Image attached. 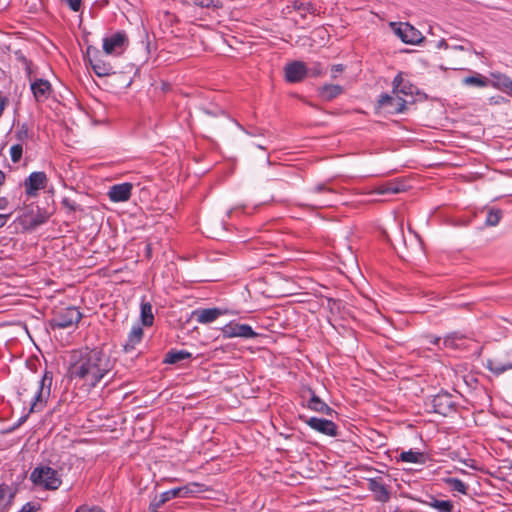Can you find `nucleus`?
I'll use <instances>...</instances> for the list:
<instances>
[{"instance_id":"1","label":"nucleus","mask_w":512,"mask_h":512,"mask_svg":"<svg viewBox=\"0 0 512 512\" xmlns=\"http://www.w3.org/2000/svg\"><path fill=\"white\" fill-rule=\"evenodd\" d=\"M114 368V361L99 348L73 351L69 366V377L76 383L91 389L107 377Z\"/></svg>"},{"instance_id":"2","label":"nucleus","mask_w":512,"mask_h":512,"mask_svg":"<svg viewBox=\"0 0 512 512\" xmlns=\"http://www.w3.org/2000/svg\"><path fill=\"white\" fill-rule=\"evenodd\" d=\"M30 480L35 486L50 491L57 490L62 484L58 471L47 465L35 467L30 474Z\"/></svg>"},{"instance_id":"3","label":"nucleus","mask_w":512,"mask_h":512,"mask_svg":"<svg viewBox=\"0 0 512 512\" xmlns=\"http://www.w3.org/2000/svg\"><path fill=\"white\" fill-rule=\"evenodd\" d=\"M24 63L26 65L25 69L30 82V89L33 94V98L37 103H44L53 93L52 85L46 79L32 77L31 62L25 59Z\"/></svg>"},{"instance_id":"4","label":"nucleus","mask_w":512,"mask_h":512,"mask_svg":"<svg viewBox=\"0 0 512 512\" xmlns=\"http://www.w3.org/2000/svg\"><path fill=\"white\" fill-rule=\"evenodd\" d=\"M52 380V372L45 371L41 379L36 381L30 412L39 411L45 406L51 393Z\"/></svg>"},{"instance_id":"5","label":"nucleus","mask_w":512,"mask_h":512,"mask_svg":"<svg viewBox=\"0 0 512 512\" xmlns=\"http://www.w3.org/2000/svg\"><path fill=\"white\" fill-rule=\"evenodd\" d=\"M336 192L326 184H317L309 190V206L313 208H323L333 204V197Z\"/></svg>"},{"instance_id":"6","label":"nucleus","mask_w":512,"mask_h":512,"mask_svg":"<svg viewBox=\"0 0 512 512\" xmlns=\"http://www.w3.org/2000/svg\"><path fill=\"white\" fill-rule=\"evenodd\" d=\"M82 314L73 306L60 309L51 320L52 328L65 329L77 325L81 320Z\"/></svg>"},{"instance_id":"7","label":"nucleus","mask_w":512,"mask_h":512,"mask_svg":"<svg viewBox=\"0 0 512 512\" xmlns=\"http://www.w3.org/2000/svg\"><path fill=\"white\" fill-rule=\"evenodd\" d=\"M431 403L433 411L443 416H449L457 410V404L454 397L447 392H441L435 395L432 398Z\"/></svg>"},{"instance_id":"8","label":"nucleus","mask_w":512,"mask_h":512,"mask_svg":"<svg viewBox=\"0 0 512 512\" xmlns=\"http://www.w3.org/2000/svg\"><path fill=\"white\" fill-rule=\"evenodd\" d=\"M49 218L46 211L41 210L38 206H28L21 215V222L27 229H34L44 224Z\"/></svg>"},{"instance_id":"9","label":"nucleus","mask_w":512,"mask_h":512,"mask_svg":"<svg viewBox=\"0 0 512 512\" xmlns=\"http://www.w3.org/2000/svg\"><path fill=\"white\" fill-rule=\"evenodd\" d=\"M225 338L240 337L245 339L255 338L257 333L248 324L230 322L221 328Z\"/></svg>"},{"instance_id":"10","label":"nucleus","mask_w":512,"mask_h":512,"mask_svg":"<svg viewBox=\"0 0 512 512\" xmlns=\"http://www.w3.org/2000/svg\"><path fill=\"white\" fill-rule=\"evenodd\" d=\"M396 35L407 44H418L422 40V34L408 23H391Z\"/></svg>"},{"instance_id":"11","label":"nucleus","mask_w":512,"mask_h":512,"mask_svg":"<svg viewBox=\"0 0 512 512\" xmlns=\"http://www.w3.org/2000/svg\"><path fill=\"white\" fill-rule=\"evenodd\" d=\"M310 428L313 430L322 433L327 436H336L337 435V426L336 424L327 419H321L317 417H300Z\"/></svg>"},{"instance_id":"12","label":"nucleus","mask_w":512,"mask_h":512,"mask_svg":"<svg viewBox=\"0 0 512 512\" xmlns=\"http://www.w3.org/2000/svg\"><path fill=\"white\" fill-rule=\"evenodd\" d=\"M378 103L381 108L392 114L403 113L406 109V101L399 94L381 95Z\"/></svg>"},{"instance_id":"13","label":"nucleus","mask_w":512,"mask_h":512,"mask_svg":"<svg viewBox=\"0 0 512 512\" xmlns=\"http://www.w3.org/2000/svg\"><path fill=\"white\" fill-rule=\"evenodd\" d=\"M285 79L290 83L302 81L308 74V68L302 61H293L285 66Z\"/></svg>"},{"instance_id":"14","label":"nucleus","mask_w":512,"mask_h":512,"mask_svg":"<svg viewBox=\"0 0 512 512\" xmlns=\"http://www.w3.org/2000/svg\"><path fill=\"white\" fill-rule=\"evenodd\" d=\"M127 35L124 32H117L103 40V50L106 54L118 53L124 49L127 44Z\"/></svg>"},{"instance_id":"15","label":"nucleus","mask_w":512,"mask_h":512,"mask_svg":"<svg viewBox=\"0 0 512 512\" xmlns=\"http://www.w3.org/2000/svg\"><path fill=\"white\" fill-rule=\"evenodd\" d=\"M47 184V176L44 172H32L25 180V192L28 196H35L37 191L44 189Z\"/></svg>"},{"instance_id":"16","label":"nucleus","mask_w":512,"mask_h":512,"mask_svg":"<svg viewBox=\"0 0 512 512\" xmlns=\"http://www.w3.org/2000/svg\"><path fill=\"white\" fill-rule=\"evenodd\" d=\"M133 185L131 183L125 182L121 184H115L110 187L108 191L109 199L112 202H125L128 201L131 197Z\"/></svg>"},{"instance_id":"17","label":"nucleus","mask_w":512,"mask_h":512,"mask_svg":"<svg viewBox=\"0 0 512 512\" xmlns=\"http://www.w3.org/2000/svg\"><path fill=\"white\" fill-rule=\"evenodd\" d=\"M226 310H222L220 308H206V309H197L193 311L192 316L196 319L198 323L201 324H209L214 322L220 316L224 315Z\"/></svg>"},{"instance_id":"18","label":"nucleus","mask_w":512,"mask_h":512,"mask_svg":"<svg viewBox=\"0 0 512 512\" xmlns=\"http://www.w3.org/2000/svg\"><path fill=\"white\" fill-rule=\"evenodd\" d=\"M310 392L311 397L307 401V407L315 412L331 416L334 413V410L329 407L322 399H320L313 391Z\"/></svg>"},{"instance_id":"19","label":"nucleus","mask_w":512,"mask_h":512,"mask_svg":"<svg viewBox=\"0 0 512 512\" xmlns=\"http://www.w3.org/2000/svg\"><path fill=\"white\" fill-rule=\"evenodd\" d=\"M285 10L287 11V13H290L292 10L299 11L301 13V17L305 18L307 13L314 14L316 8L311 2H304L302 0H292L286 6Z\"/></svg>"},{"instance_id":"20","label":"nucleus","mask_w":512,"mask_h":512,"mask_svg":"<svg viewBox=\"0 0 512 512\" xmlns=\"http://www.w3.org/2000/svg\"><path fill=\"white\" fill-rule=\"evenodd\" d=\"M405 190H406L405 183L403 181H398V180L387 181L385 183L380 184L376 188V191L378 194H387V193L397 194V193H400Z\"/></svg>"},{"instance_id":"21","label":"nucleus","mask_w":512,"mask_h":512,"mask_svg":"<svg viewBox=\"0 0 512 512\" xmlns=\"http://www.w3.org/2000/svg\"><path fill=\"white\" fill-rule=\"evenodd\" d=\"M369 489L374 493L377 501L387 502L390 499V493L386 486L375 479L370 480Z\"/></svg>"},{"instance_id":"22","label":"nucleus","mask_w":512,"mask_h":512,"mask_svg":"<svg viewBox=\"0 0 512 512\" xmlns=\"http://www.w3.org/2000/svg\"><path fill=\"white\" fill-rule=\"evenodd\" d=\"M93 71L99 77L109 76L114 73V68L109 63H105L101 59H90Z\"/></svg>"},{"instance_id":"23","label":"nucleus","mask_w":512,"mask_h":512,"mask_svg":"<svg viewBox=\"0 0 512 512\" xmlns=\"http://www.w3.org/2000/svg\"><path fill=\"white\" fill-rule=\"evenodd\" d=\"M343 92V87L336 84H326L324 85L319 94L321 98L325 101H331Z\"/></svg>"},{"instance_id":"24","label":"nucleus","mask_w":512,"mask_h":512,"mask_svg":"<svg viewBox=\"0 0 512 512\" xmlns=\"http://www.w3.org/2000/svg\"><path fill=\"white\" fill-rule=\"evenodd\" d=\"M143 337V329L140 326H135L132 328L128 335L127 342L124 344V350L129 352L135 348V346L140 343Z\"/></svg>"},{"instance_id":"25","label":"nucleus","mask_w":512,"mask_h":512,"mask_svg":"<svg viewBox=\"0 0 512 512\" xmlns=\"http://www.w3.org/2000/svg\"><path fill=\"white\" fill-rule=\"evenodd\" d=\"M492 86L502 92L507 93L509 91L510 85L512 83V80L506 76L505 74L501 73H492Z\"/></svg>"},{"instance_id":"26","label":"nucleus","mask_w":512,"mask_h":512,"mask_svg":"<svg viewBox=\"0 0 512 512\" xmlns=\"http://www.w3.org/2000/svg\"><path fill=\"white\" fill-rule=\"evenodd\" d=\"M191 356V353L186 350H171L165 355L164 362L167 364H176L191 358Z\"/></svg>"},{"instance_id":"27","label":"nucleus","mask_w":512,"mask_h":512,"mask_svg":"<svg viewBox=\"0 0 512 512\" xmlns=\"http://www.w3.org/2000/svg\"><path fill=\"white\" fill-rule=\"evenodd\" d=\"M426 503L437 512H453L454 510V504L450 500H439L432 497L431 500Z\"/></svg>"},{"instance_id":"28","label":"nucleus","mask_w":512,"mask_h":512,"mask_svg":"<svg viewBox=\"0 0 512 512\" xmlns=\"http://www.w3.org/2000/svg\"><path fill=\"white\" fill-rule=\"evenodd\" d=\"M462 82L464 85L480 88L486 87L488 85V79L479 73L465 77Z\"/></svg>"},{"instance_id":"29","label":"nucleus","mask_w":512,"mask_h":512,"mask_svg":"<svg viewBox=\"0 0 512 512\" xmlns=\"http://www.w3.org/2000/svg\"><path fill=\"white\" fill-rule=\"evenodd\" d=\"M141 321L144 326H151L154 322L152 305L149 302L141 303Z\"/></svg>"},{"instance_id":"30","label":"nucleus","mask_w":512,"mask_h":512,"mask_svg":"<svg viewBox=\"0 0 512 512\" xmlns=\"http://www.w3.org/2000/svg\"><path fill=\"white\" fill-rule=\"evenodd\" d=\"M445 483L451 488V490L459 492L461 494L466 495L468 492V486L458 478H447L445 479Z\"/></svg>"},{"instance_id":"31","label":"nucleus","mask_w":512,"mask_h":512,"mask_svg":"<svg viewBox=\"0 0 512 512\" xmlns=\"http://www.w3.org/2000/svg\"><path fill=\"white\" fill-rule=\"evenodd\" d=\"M400 459L403 462L420 463L423 460V454L420 452H415V451L409 450V451L402 452L400 454Z\"/></svg>"},{"instance_id":"32","label":"nucleus","mask_w":512,"mask_h":512,"mask_svg":"<svg viewBox=\"0 0 512 512\" xmlns=\"http://www.w3.org/2000/svg\"><path fill=\"white\" fill-rule=\"evenodd\" d=\"M502 217V212L500 209H491L487 213L486 221L485 223L488 226H496Z\"/></svg>"},{"instance_id":"33","label":"nucleus","mask_w":512,"mask_h":512,"mask_svg":"<svg viewBox=\"0 0 512 512\" xmlns=\"http://www.w3.org/2000/svg\"><path fill=\"white\" fill-rule=\"evenodd\" d=\"M23 154L22 144L13 145L10 149V156L13 163L20 161Z\"/></svg>"},{"instance_id":"34","label":"nucleus","mask_w":512,"mask_h":512,"mask_svg":"<svg viewBox=\"0 0 512 512\" xmlns=\"http://www.w3.org/2000/svg\"><path fill=\"white\" fill-rule=\"evenodd\" d=\"M17 140L20 142L26 141L30 137L29 127L27 124H22L19 126L18 130L15 134Z\"/></svg>"},{"instance_id":"35","label":"nucleus","mask_w":512,"mask_h":512,"mask_svg":"<svg viewBox=\"0 0 512 512\" xmlns=\"http://www.w3.org/2000/svg\"><path fill=\"white\" fill-rule=\"evenodd\" d=\"M185 489L186 488H176V489H171L169 491L162 493L161 494V503H164V502L170 500L171 498L177 497L182 492H184Z\"/></svg>"},{"instance_id":"36","label":"nucleus","mask_w":512,"mask_h":512,"mask_svg":"<svg viewBox=\"0 0 512 512\" xmlns=\"http://www.w3.org/2000/svg\"><path fill=\"white\" fill-rule=\"evenodd\" d=\"M462 339V336H459L457 335L456 333H453L451 335H448L446 336L444 339H443V345L445 347H451V348H456L458 345L456 343L457 340H461Z\"/></svg>"},{"instance_id":"37","label":"nucleus","mask_w":512,"mask_h":512,"mask_svg":"<svg viewBox=\"0 0 512 512\" xmlns=\"http://www.w3.org/2000/svg\"><path fill=\"white\" fill-rule=\"evenodd\" d=\"M404 83L401 74H398L393 80V94H399V87Z\"/></svg>"},{"instance_id":"38","label":"nucleus","mask_w":512,"mask_h":512,"mask_svg":"<svg viewBox=\"0 0 512 512\" xmlns=\"http://www.w3.org/2000/svg\"><path fill=\"white\" fill-rule=\"evenodd\" d=\"M75 512H104V511L100 507H97V506L90 507L87 505H82V506H79Z\"/></svg>"},{"instance_id":"39","label":"nucleus","mask_w":512,"mask_h":512,"mask_svg":"<svg viewBox=\"0 0 512 512\" xmlns=\"http://www.w3.org/2000/svg\"><path fill=\"white\" fill-rule=\"evenodd\" d=\"M65 2L73 11L76 12L80 9L82 0H65Z\"/></svg>"},{"instance_id":"40","label":"nucleus","mask_w":512,"mask_h":512,"mask_svg":"<svg viewBox=\"0 0 512 512\" xmlns=\"http://www.w3.org/2000/svg\"><path fill=\"white\" fill-rule=\"evenodd\" d=\"M8 490L9 489L6 485H0V507L4 505Z\"/></svg>"},{"instance_id":"41","label":"nucleus","mask_w":512,"mask_h":512,"mask_svg":"<svg viewBox=\"0 0 512 512\" xmlns=\"http://www.w3.org/2000/svg\"><path fill=\"white\" fill-rule=\"evenodd\" d=\"M309 71L312 76H319L323 73V68L320 63H316Z\"/></svg>"},{"instance_id":"42","label":"nucleus","mask_w":512,"mask_h":512,"mask_svg":"<svg viewBox=\"0 0 512 512\" xmlns=\"http://www.w3.org/2000/svg\"><path fill=\"white\" fill-rule=\"evenodd\" d=\"M412 87L406 83H403L401 87H399V95H412Z\"/></svg>"},{"instance_id":"43","label":"nucleus","mask_w":512,"mask_h":512,"mask_svg":"<svg viewBox=\"0 0 512 512\" xmlns=\"http://www.w3.org/2000/svg\"><path fill=\"white\" fill-rule=\"evenodd\" d=\"M344 70V66L342 64H335L331 68V76L332 78H336L337 74Z\"/></svg>"},{"instance_id":"44","label":"nucleus","mask_w":512,"mask_h":512,"mask_svg":"<svg viewBox=\"0 0 512 512\" xmlns=\"http://www.w3.org/2000/svg\"><path fill=\"white\" fill-rule=\"evenodd\" d=\"M35 511H36L35 505L31 502H28L25 505H23L21 510L18 512H35Z\"/></svg>"},{"instance_id":"45","label":"nucleus","mask_w":512,"mask_h":512,"mask_svg":"<svg viewBox=\"0 0 512 512\" xmlns=\"http://www.w3.org/2000/svg\"><path fill=\"white\" fill-rule=\"evenodd\" d=\"M8 218H9V215H7V214H0V228L5 226V224L8 221Z\"/></svg>"},{"instance_id":"46","label":"nucleus","mask_w":512,"mask_h":512,"mask_svg":"<svg viewBox=\"0 0 512 512\" xmlns=\"http://www.w3.org/2000/svg\"><path fill=\"white\" fill-rule=\"evenodd\" d=\"M437 48H439V49H441V48L447 49L448 48V44H447V42L444 39H441L437 43Z\"/></svg>"},{"instance_id":"47","label":"nucleus","mask_w":512,"mask_h":512,"mask_svg":"<svg viewBox=\"0 0 512 512\" xmlns=\"http://www.w3.org/2000/svg\"><path fill=\"white\" fill-rule=\"evenodd\" d=\"M63 204H64L65 206L69 207L71 210H74V209H75L74 205H73L72 203H70V201H69L68 199H64V200H63Z\"/></svg>"},{"instance_id":"48","label":"nucleus","mask_w":512,"mask_h":512,"mask_svg":"<svg viewBox=\"0 0 512 512\" xmlns=\"http://www.w3.org/2000/svg\"><path fill=\"white\" fill-rule=\"evenodd\" d=\"M441 342V339L439 337H433L431 338L430 340V343L434 344V345H439Z\"/></svg>"},{"instance_id":"49","label":"nucleus","mask_w":512,"mask_h":512,"mask_svg":"<svg viewBox=\"0 0 512 512\" xmlns=\"http://www.w3.org/2000/svg\"><path fill=\"white\" fill-rule=\"evenodd\" d=\"M495 373L500 374L506 370V367H496L495 369H492Z\"/></svg>"},{"instance_id":"50","label":"nucleus","mask_w":512,"mask_h":512,"mask_svg":"<svg viewBox=\"0 0 512 512\" xmlns=\"http://www.w3.org/2000/svg\"><path fill=\"white\" fill-rule=\"evenodd\" d=\"M5 181V174L0 170V185Z\"/></svg>"},{"instance_id":"51","label":"nucleus","mask_w":512,"mask_h":512,"mask_svg":"<svg viewBox=\"0 0 512 512\" xmlns=\"http://www.w3.org/2000/svg\"><path fill=\"white\" fill-rule=\"evenodd\" d=\"M454 48L461 51L465 50L464 46L462 45L454 46Z\"/></svg>"},{"instance_id":"52","label":"nucleus","mask_w":512,"mask_h":512,"mask_svg":"<svg viewBox=\"0 0 512 512\" xmlns=\"http://www.w3.org/2000/svg\"><path fill=\"white\" fill-rule=\"evenodd\" d=\"M205 112H206V114H210V115L215 116V114H214V113H210L209 111H205Z\"/></svg>"},{"instance_id":"53","label":"nucleus","mask_w":512,"mask_h":512,"mask_svg":"<svg viewBox=\"0 0 512 512\" xmlns=\"http://www.w3.org/2000/svg\"><path fill=\"white\" fill-rule=\"evenodd\" d=\"M26 417H27V416L22 417V418L20 419V422H23V421L26 419Z\"/></svg>"},{"instance_id":"54","label":"nucleus","mask_w":512,"mask_h":512,"mask_svg":"<svg viewBox=\"0 0 512 512\" xmlns=\"http://www.w3.org/2000/svg\"><path fill=\"white\" fill-rule=\"evenodd\" d=\"M257 147L260 149H265L262 145H258Z\"/></svg>"},{"instance_id":"55","label":"nucleus","mask_w":512,"mask_h":512,"mask_svg":"<svg viewBox=\"0 0 512 512\" xmlns=\"http://www.w3.org/2000/svg\"><path fill=\"white\" fill-rule=\"evenodd\" d=\"M0 202L6 203V199H1Z\"/></svg>"},{"instance_id":"56","label":"nucleus","mask_w":512,"mask_h":512,"mask_svg":"<svg viewBox=\"0 0 512 512\" xmlns=\"http://www.w3.org/2000/svg\"><path fill=\"white\" fill-rule=\"evenodd\" d=\"M0 208H4L3 202H0Z\"/></svg>"},{"instance_id":"57","label":"nucleus","mask_w":512,"mask_h":512,"mask_svg":"<svg viewBox=\"0 0 512 512\" xmlns=\"http://www.w3.org/2000/svg\"><path fill=\"white\" fill-rule=\"evenodd\" d=\"M0 208H4L3 202H0Z\"/></svg>"}]
</instances>
